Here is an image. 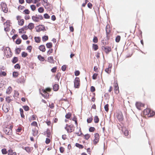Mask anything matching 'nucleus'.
<instances>
[{
    "label": "nucleus",
    "instance_id": "60",
    "mask_svg": "<svg viewBox=\"0 0 155 155\" xmlns=\"http://www.w3.org/2000/svg\"><path fill=\"white\" fill-rule=\"evenodd\" d=\"M95 129L94 127H91L89 128V131L90 132H93L94 131Z\"/></svg>",
    "mask_w": 155,
    "mask_h": 155
},
{
    "label": "nucleus",
    "instance_id": "50",
    "mask_svg": "<svg viewBox=\"0 0 155 155\" xmlns=\"http://www.w3.org/2000/svg\"><path fill=\"white\" fill-rule=\"evenodd\" d=\"M31 126L37 127H38L37 122L36 121H33L32 123H31Z\"/></svg>",
    "mask_w": 155,
    "mask_h": 155
},
{
    "label": "nucleus",
    "instance_id": "10",
    "mask_svg": "<svg viewBox=\"0 0 155 155\" xmlns=\"http://www.w3.org/2000/svg\"><path fill=\"white\" fill-rule=\"evenodd\" d=\"M114 91L115 93L116 94H118L119 92V87L118 86V84L117 82H116L115 81L114 83Z\"/></svg>",
    "mask_w": 155,
    "mask_h": 155
},
{
    "label": "nucleus",
    "instance_id": "33",
    "mask_svg": "<svg viewBox=\"0 0 155 155\" xmlns=\"http://www.w3.org/2000/svg\"><path fill=\"white\" fill-rule=\"evenodd\" d=\"M99 120V119L98 117L97 116H96L94 117V122L95 123H98Z\"/></svg>",
    "mask_w": 155,
    "mask_h": 155
},
{
    "label": "nucleus",
    "instance_id": "59",
    "mask_svg": "<svg viewBox=\"0 0 155 155\" xmlns=\"http://www.w3.org/2000/svg\"><path fill=\"white\" fill-rule=\"evenodd\" d=\"M21 38L22 39L25 40H27L28 39V36L25 35H23L21 36Z\"/></svg>",
    "mask_w": 155,
    "mask_h": 155
},
{
    "label": "nucleus",
    "instance_id": "62",
    "mask_svg": "<svg viewBox=\"0 0 155 155\" xmlns=\"http://www.w3.org/2000/svg\"><path fill=\"white\" fill-rule=\"evenodd\" d=\"M97 75L98 74L97 73H94V74L92 76V79L94 80L96 79L97 78Z\"/></svg>",
    "mask_w": 155,
    "mask_h": 155
},
{
    "label": "nucleus",
    "instance_id": "56",
    "mask_svg": "<svg viewBox=\"0 0 155 155\" xmlns=\"http://www.w3.org/2000/svg\"><path fill=\"white\" fill-rule=\"evenodd\" d=\"M10 26H6L4 27V30L6 32H8L10 30Z\"/></svg>",
    "mask_w": 155,
    "mask_h": 155
},
{
    "label": "nucleus",
    "instance_id": "36",
    "mask_svg": "<svg viewBox=\"0 0 155 155\" xmlns=\"http://www.w3.org/2000/svg\"><path fill=\"white\" fill-rule=\"evenodd\" d=\"M48 39V36H44L42 37V40L43 42H45Z\"/></svg>",
    "mask_w": 155,
    "mask_h": 155
},
{
    "label": "nucleus",
    "instance_id": "16",
    "mask_svg": "<svg viewBox=\"0 0 155 155\" xmlns=\"http://www.w3.org/2000/svg\"><path fill=\"white\" fill-rule=\"evenodd\" d=\"M5 134L8 135H11L12 133V130L10 128L6 127L4 129Z\"/></svg>",
    "mask_w": 155,
    "mask_h": 155
},
{
    "label": "nucleus",
    "instance_id": "61",
    "mask_svg": "<svg viewBox=\"0 0 155 155\" xmlns=\"http://www.w3.org/2000/svg\"><path fill=\"white\" fill-rule=\"evenodd\" d=\"M44 17L45 19H49L50 18V16L47 13H45L44 15Z\"/></svg>",
    "mask_w": 155,
    "mask_h": 155
},
{
    "label": "nucleus",
    "instance_id": "32",
    "mask_svg": "<svg viewBox=\"0 0 155 155\" xmlns=\"http://www.w3.org/2000/svg\"><path fill=\"white\" fill-rule=\"evenodd\" d=\"M19 74V73L18 72L14 71L12 73L13 77L15 78L18 77Z\"/></svg>",
    "mask_w": 155,
    "mask_h": 155
},
{
    "label": "nucleus",
    "instance_id": "39",
    "mask_svg": "<svg viewBox=\"0 0 155 155\" xmlns=\"http://www.w3.org/2000/svg\"><path fill=\"white\" fill-rule=\"evenodd\" d=\"M4 27L10 26L11 25H10V21L8 20L7 21H6L4 23Z\"/></svg>",
    "mask_w": 155,
    "mask_h": 155
},
{
    "label": "nucleus",
    "instance_id": "55",
    "mask_svg": "<svg viewBox=\"0 0 155 155\" xmlns=\"http://www.w3.org/2000/svg\"><path fill=\"white\" fill-rule=\"evenodd\" d=\"M53 51V50L52 49H49L47 52V55H50L52 53Z\"/></svg>",
    "mask_w": 155,
    "mask_h": 155
},
{
    "label": "nucleus",
    "instance_id": "31",
    "mask_svg": "<svg viewBox=\"0 0 155 155\" xmlns=\"http://www.w3.org/2000/svg\"><path fill=\"white\" fill-rule=\"evenodd\" d=\"M12 91V88L11 87H9L6 90V93L7 94H10Z\"/></svg>",
    "mask_w": 155,
    "mask_h": 155
},
{
    "label": "nucleus",
    "instance_id": "12",
    "mask_svg": "<svg viewBox=\"0 0 155 155\" xmlns=\"http://www.w3.org/2000/svg\"><path fill=\"white\" fill-rule=\"evenodd\" d=\"M121 130L122 133L125 136H127L128 135L129 131L126 127H122Z\"/></svg>",
    "mask_w": 155,
    "mask_h": 155
},
{
    "label": "nucleus",
    "instance_id": "14",
    "mask_svg": "<svg viewBox=\"0 0 155 155\" xmlns=\"http://www.w3.org/2000/svg\"><path fill=\"white\" fill-rule=\"evenodd\" d=\"M25 81V78L23 76H21L17 79V82L18 83H24Z\"/></svg>",
    "mask_w": 155,
    "mask_h": 155
},
{
    "label": "nucleus",
    "instance_id": "30",
    "mask_svg": "<svg viewBox=\"0 0 155 155\" xmlns=\"http://www.w3.org/2000/svg\"><path fill=\"white\" fill-rule=\"evenodd\" d=\"M70 120L74 121L75 122L76 125L77 126H78V123L77 121V119L76 116H74V117L72 119H71Z\"/></svg>",
    "mask_w": 155,
    "mask_h": 155
},
{
    "label": "nucleus",
    "instance_id": "46",
    "mask_svg": "<svg viewBox=\"0 0 155 155\" xmlns=\"http://www.w3.org/2000/svg\"><path fill=\"white\" fill-rule=\"evenodd\" d=\"M28 54L24 51L22 52L21 53V56L23 58H25L28 55Z\"/></svg>",
    "mask_w": 155,
    "mask_h": 155
},
{
    "label": "nucleus",
    "instance_id": "64",
    "mask_svg": "<svg viewBox=\"0 0 155 155\" xmlns=\"http://www.w3.org/2000/svg\"><path fill=\"white\" fill-rule=\"evenodd\" d=\"M30 7H31V9L33 11H34L36 9V7H35V6L34 5H31L30 6Z\"/></svg>",
    "mask_w": 155,
    "mask_h": 155
},
{
    "label": "nucleus",
    "instance_id": "48",
    "mask_svg": "<svg viewBox=\"0 0 155 155\" xmlns=\"http://www.w3.org/2000/svg\"><path fill=\"white\" fill-rule=\"evenodd\" d=\"M6 75V72L5 71H1L0 73V76H5Z\"/></svg>",
    "mask_w": 155,
    "mask_h": 155
},
{
    "label": "nucleus",
    "instance_id": "2",
    "mask_svg": "<svg viewBox=\"0 0 155 155\" xmlns=\"http://www.w3.org/2000/svg\"><path fill=\"white\" fill-rule=\"evenodd\" d=\"M31 18L32 20L35 22H38L40 20L43 19V16L41 15H33L32 16Z\"/></svg>",
    "mask_w": 155,
    "mask_h": 155
},
{
    "label": "nucleus",
    "instance_id": "28",
    "mask_svg": "<svg viewBox=\"0 0 155 155\" xmlns=\"http://www.w3.org/2000/svg\"><path fill=\"white\" fill-rule=\"evenodd\" d=\"M59 88V86L58 84H55L53 87V90L55 91H57Z\"/></svg>",
    "mask_w": 155,
    "mask_h": 155
},
{
    "label": "nucleus",
    "instance_id": "45",
    "mask_svg": "<svg viewBox=\"0 0 155 155\" xmlns=\"http://www.w3.org/2000/svg\"><path fill=\"white\" fill-rule=\"evenodd\" d=\"M109 105L108 104H106L104 106L105 110L107 112L109 110Z\"/></svg>",
    "mask_w": 155,
    "mask_h": 155
},
{
    "label": "nucleus",
    "instance_id": "13",
    "mask_svg": "<svg viewBox=\"0 0 155 155\" xmlns=\"http://www.w3.org/2000/svg\"><path fill=\"white\" fill-rule=\"evenodd\" d=\"M136 106L138 109L140 110L141 107H144V104L140 102H137L136 103Z\"/></svg>",
    "mask_w": 155,
    "mask_h": 155
},
{
    "label": "nucleus",
    "instance_id": "38",
    "mask_svg": "<svg viewBox=\"0 0 155 155\" xmlns=\"http://www.w3.org/2000/svg\"><path fill=\"white\" fill-rule=\"evenodd\" d=\"M92 48L94 51H96L98 48V47L97 45L93 44L92 45Z\"/></svg>",
    "mask_w": 155,
    "mask_h": 155
},
{
    "label": "nucleus",
    "instance_id": "6",
    "mask_svg": "<svg viewBox=\"0 0 155 155\" xmlns=\"http://www.w3.org/2000/svg\"><path fill=\"white\" fill-rule=\"evenodd\" d=\"M100 136L98 133H96L94 134V139L93 141V144L96 145L99 141Z\"/></svg>",
    "mask_w": 155,
    "mask_h": 155
},
{
    "label": "nucleus",
    "instance_id": "29",
    "mask_svg": "<svg viewBox=\"0 0 155 155\" xmlns=\"http://www.w3.org/2000/svg\"><path fill=\"white\" fill-rule=\"evenodd\" d=\"M35 41L37 43H39L41 42V39L39 37H35L34 38Z\"/></svg>",
    "mask_w": 155,
    "mask_h": 155
},
{
    "label": "nucleus",
    "instance_id": "52",
    "mask_svg": "<svg viewBox=\"0 0 155 155\" xmlns=\"http://www.w3.org/2000/svg\"><path fill=\"white\" fill-rule=\"evenodd\" d=\"M90 137V135L89 134H87L84 135V138L86 140H88Z\"/></svg>",
    "mask_w": 155,
    "mask_h": 155
},
{
    "label": "nucleus",
    "instance_id": "19",
    "mask_svg": "<svg viewBox=\"0 0 155 155\" xmlns=\"http://www.w3.org/2000/svg\"><path fill=\"white\" fill-rule=\"evenodd\" d=\"M6 51H5V53L6 54V53L7 54V55H8V57H10V55H11V51L9 47H6L5 48Z\"/></svg>",
    "mask_w": 155,
    "mask_h": 155
},
{
    "label": "nucleus",
    "instance_id": "11",
    "mask_svg": "<svg viewBox=\"0 0 155 155\" xmlns=\"http://www.w3.org/2000/svg\"><path fill=\"white\" fill-rule=\"evenodd\" d=\"M3 110L5 113H7L10 109L9 105V104L3 105L2 107Z\"/></svg>",
    "mask_w": 155,
    "mask_h": 155
},
{
    "label": "nucleus",
    "instance_id": "17",
    "mask_svg": "<svg viewBox=\"0 0 155 155\" xmlns=\"http://www.w3.org/2000/svg\"><path fill=\"white\" fill-rule=\"evenodd\" d=\"M8 155H17L16 153L10 148L8 150Z\"/></svg>",
    "mask_w": 155,
    "mask_h": 155
},
{
    "label": "nucleus",
    "instance_id": "44",
    "mask_svg": "<svg viewBox=\"0 0 155 155\" xmlns=\"http://www.w3.org/2000/svg\"><path fill=\"white\" fill-rule=\"evenodd\" d=\"M20 111L21 116L22 118L25 117V115L23 114V110L22 108L20 109Z\"/></svg>",
    "mask_w": 155,
    "mask_h": 155
},
{
    "label": "nucleus",
    "instance_id": "47",
    "mask_svg": "<svg viewBox=\"0 0 155 155\" xmlns=\"http://www.w3.org/2000/svg\"><path fill=\"white\" fill-rule=\"evenodd\" d=\"M59 150H60V152L61 153H64L65 150V148L62 147H60Z\"/></svg>",
    "mask_w": 155,
    "mask_h": 155
},
{
    "label": "nucleus",
    "instance_id": "4",
    "mask_svg": "<svg viewBox=\"0 0 155 155\" xmlns=\"http://www.w3.org/2000/svg\"><path fill=\"white\" fill-rule=\"evenodd\" d=\"M74 82V87L76 88H79L80 85V81L79 78H75Z\"/></svg>",
    "mask_w": 155,
    "mask_h": 155
},
{
    "label": "nucleus",
    "instance_id": "21",
    "mask_svg": "<svg viewBox=\"0 0 155 155\" xmlns=\"http://www.w3.org/2000/svg\"><path fill=\"white\" fill-rule=\"evenodd\" d=\"M106 35H107V38L108 39H109V34L110 32V27L107 25L106 26Z\"/></svg>",
    "mask_w": 155,
    "mask_h": 155
},
{
    "label": "nucleus",
    "instance_id": "8",
    "mask_svg": "<svg viewBox=\"0 0 155 155\" xmlns=\"http://www.w3.org/2000/svg\"><path fill=\"white\" fill-rule=\"evenodd\" d=\"M1 6L2 11L5 13L8 12V9L7 5L5 2H2L1 4Z\"/></svg>",
    "mask_w": 155,
    "mask_h": 155
},
{
    "label": "nucleus",
    "instance_id": "24",
    "mask_svg": "<svg viewBox=\"0 0 155 155\" xmlns=\"http://www.w3.org/2000/svg\"><path fill=\"white\" fill-rule=\"evenodd\" d=\"M38 49L42 52H44L45 51V46L44 45H41L38 47Z\"/></svg>",
    "mask_w": 155,
    "mask_h": 155
},
{
    "label": "nucleus",
    "instance_id": "15",
    "mask_svg": "<svg viewBox=\"0 0 155 155\" xmlns=\"http://www.w3.org/2000/svg\"><path fill=\"white\" fill-rule=\"evenodd\" d=\"M42 93H41V95L44 97L45 98L48 99L49 97V94L47 92H46L44 90H42Z\"/></svg>",
    "mask_w": 155,
    "mask_h": 155
},
{
    "label": "nucleus",
    "instance_id": "22",
    "mask_svg": "<svg viewBox=\"0 0 155 155\" xmlns=\"http://www.w3.org/2000/svg\"><path fill=\"white\" fill-rule=\"evenodd\" d=\"M44 135H46L48 137H50L51 135V133L50 130L47 129L46 131L44 132Z\"/></svg>",
    "mask_w": 155,
    "mask_h": 155
},
{
    "label": "nucleus",
    "instance_id": "7",
    "mask_svg": "<svg viewBox=\"0 0 155 155\" xmlns=\"http://www.w3.org/2000/svg\"><path fill=\"white\" fill-rule=\"evenodd\" d=\"M116 117L117 118L119 121H122L124 119L123 116L122 112L120 111H118L117 112V114Z\"/></svg>",
    "mask_w": 155,
    "mask_h": 155
},
{
    "label": "nucleus",
    "instance_id": "1",
    "mask_svg": "<svg viewBox=\"0 0 155 155\" xmlns=\"http://www.w3.org/2000/svg\"><path fill=\"white\" fill-rule=\"evenodd\" d=\"M143 114L145 116H147V117H150L154 116L155 113L153 111L151 110L149 108H147L144 110L143 111Z\"/></svg>",
    "mask_w": 155,
    "mask_h": 155
},
{
    "label": "nucleus",
    "instance_id": "9",
    "mask_svg": "<svg viewBox=\"0 0 155 155\" xmlns=\"http://www.w3.org/2000/svg\"><path fill=\"white\" fill-rule=\"evenodd\" d=\"M102 48L107 54H108L111 50V47L109 46H103Z\"/></svg>",
    "mask_w": 155,
    "mask_h": 155
},
{
    "label": "nucleus",
    "instance_id": "27",
    "mask_svg": "<svg viewBox=\"0 0 155 155\" xmlns=\"http://www.w3.org/2000/svg\"><path fill=\"white\" fill-rule=\"evenodd\" d=\"M44 27L42 25H39L37 27L36 31L38 32H39L43 30Z\"/></svg>",
    "mask_w": 155,
    "mask_h": 155
},
{
    "label": "nucleus",
    "instance_id": "63",
    "mask_svg": "<svg viewBox=\"0 0 155 155\" xmlns=\"http://www.w3.org/2000/svg\"><path fill=\"white\" fill-rule=\"evenodd\" d=\"M21 40L20 38L17 39L16 41V43L18 45L20 44L21 42Z\"/></svg>",
    "mask_w": 155,
    "mask_h": 155
},
{
    "label": "nucleus",
    "instance_id": "18",
    "mask_svg": "<svg viewBox=\"0 0 155 155\" xmlns=\"http://www.w3.org/2000/svg\"><path fill=\"white\" fill-rule=\"evenodd\" d=\"M13 100V98L12 96L7 97L5 98V101L8 103H10Z\"/></svg>",
    "mask_w": 155,
    "mask_h": 155
},
{
    "label": "nucleus",
    "instance_id": "42",
    "mask_svg": "<svg viewBox=\"0 0 155 155\" xmlns=\"http://www.w3.org/2000/svg\"><path fill=\"white\" fill-rule=\"evenodd\" d=\"M26 32V31H25L23 28L19 29V33H25Z\"/></svg>",
    "mask_w": 155,
    "mask_h": 155
},
{
    "label": "nucleus",
    "instance_id": "25",
    "mask_svg": "<svg viewBox=\"0 0 155 155\" xmlns=\"http://www.w3.org/2000/svg\"><path fill=\"white\" fill-rule=\"evenodd\" d=\"M48 61L51 63H54V60L53 57L52 56H50L48 58Z\"/></svg>",
    "mask_w": 155,
    "mask_h": 155
},
{
    "label": "nucleus",
    "instance_id": "26",
    "mask_svg": "<svg viewBox=\"0 0 155 155\" xmlns=\"http://www.w3.org/2000/svg\"><path fill=\"white\" fill-rule=\"evenodd\" d=\"M28 28H28V29L32 30L34 28V25L33 23H30L28 24Z\"/></svg>",
    "mask_w": 155,
    "mask_h": 155
},
{
    "label": "nucleus",
    "instance_id": "23",
    "mask_svg": "<svg viewBox=\"0 0 155 155\" xmlns=\"http://www.w3.org/2000/svg\"><path fill=\"white\" fill-rule=\"evenodd\" d=\"M23 149L25 150L26 152L29 153L31 152L33 149V148L31 147H25L24 148L23 147Z\"/></svg>",
    "mask_w": 155,
    "mask_h": 155
},
{
    "label": "nucleus",
    "instance_id": "54",
    "mask_svg": "<svg viewBox=\"0 0 155 155\" xmlns=\"http://www.w3.org/2000/svg\"><path fill=\"white\" fill-rule=\"evenodd\" d=\"M32 47L31 46H29L27 48V50L28 51V52L31 53V51Z\"/></svg>",
    "mask_w": 155,
    "mask_h": 155
},
{
    "label": "nucleus",
    "instance_id": "41",
    "mask_svg": "<svg viewBox=\"0 0 155 155\" xmlns=\"http://www.w3.org/2000/svg\"><path fill=\"white\" fill-rule=\"evenodd\" d=\"M2 153L3 154H6L8 153V151H7L6 149L4 148L1 150Z\"/></svg>",
    "mask_w": 155,
    "mask_h": 155
},
{
    "label": "nucleus",
    "instance_id": "35",
    "mask_svg": "<svg viewBox=\"0 0 155 155\" xmlns=\"http://www.w3.org/2000/svg\"><path fill=\"white\" fill-rule=\"evenodd\" d=\"M75 146L79 149H82L84 148V146L78 143H76L75 144Z\"/></svg>",
    "mask_w": 155,
    "mask_h": 155
},
{
    "label": "nucleus",
    "instance_id": "51",
    "mask_svg": "<svg viewBox=\"0 0 155 155\" xmlns=\"http://www.w3.org/2000/svg\"><path fill=\"white\" fill-rule=\"evenodd\" d=\"M71 116V114L70 113H68L67 114L65 115V117L66 118L69 119Z\"/></svg>",
    "mask_w": 155,
    "mask_h": 155
},
{
    "label": "nucleus",
    "instance_id": "49",
    "mask_svg": "<svg viewBox=\"0 0 155 155\" xmlns=\"http://www.w3.org/2000/svg\"><path fill=\"white\" fill-rule=\"evenodd\" d=\"M120 35L117 36L115 38V41L117 42H119L120 40Z\"/></svg>",
    "mask_w": 155,
    "mask_h": 155
},
{
    "label": "nucleus",
    "instance_id": "40",
    "mask_svg": "<svg viewBox=\"0 0 155 155\" xmlns=\"http://www.w3.org/2000/svg\"><path fill=\"white\" fill-rule=\"evenodd\" d=\"M38 12L40 13H42L44 11V9L42 7H40L38 9Z\"/></svg>",
    "mask_w": 155,
    "mask_h": 155
},
{
    "label": "nucleus",
    "instance_id": "58",
    "mask_svg": "<svg viewBox=\"0 0 155 155\" xmlns=\"http://www.w3.org/2000/svg\"><path fill=\"white\" fill-rule=\"evenodd\" d=\"M93 120V117L92 116L91 117L89 118L87 120V121L88 123H91Z\"/></svg>",
    "mask_w": 155,
    "mask_h": 155
},
{
    "label": "nucleus",
    "instance_id": "53",
    "mask_svg": "<svg viewBox=\"0 0 155 155\" xmlns=\"http://www.w3.org/2000/svg\"><path fill=\"white\" fill-rule=\"evenodd\" d=\"M21 49L20 48H18L15 49V52L17 54H19L20 52Z\"/></svg>",
    "mask_w": 155,
    "mask_h": 155
},
{
    "label": "nucleus",
    "instance_id": "34",
    "mask_svg": "<svg viewBox=\"0 0 155 155\" xmlns=\"http://www.w3.org/2000/svg\"><path fill=\"white\" fill-rule=\"evenodd\" d=\"M46 46L47 48H51L52 47L53 45L51 42H48L46 44Z\"/></svg>",
    "mask_w": 155,
    "mask_h": 155
},
{
    "label": "nucleus",
    "instance_id": "57",
    "mask_svg": "<svg viewBox=\"0 0 155 155\" xmlns=\"http://www.w3.org/2000/svg\"><path fill=\"white\" fill-rule=\"evenodd\" d=\"M93 41L94 43H97L98 42V39L97 37L94 36L93 39Z\"/></svg>",
    "mask_w": 155,
    "mask_h": 155
},
{
    "label": "nucleus",
    "instance_id": "3",
    "mask_svg": "<svg viewBox=\"0 0 155 155\" xmlns=\"http://www.w3.org/2000/svg\"><path fill=\"white\" fill-rule=\"evenodd\" d=\"M74 127L73 125H68L67 124L66 125V127L65 128L67 132L69 133H71L74 131Z\"/></svg>",
    "mask_w": 155,
    "mask_h": 155
},
{
    "label": "nucleus",
    "instance_id": "37",
    "mask_svg": "<svg viewBox=\"0 0 155 155\" xmlns=\"http://www.w3.org/2000/svg\"><path fill=\"white\" fill-rule=\"evenodd\" d=\"M38 59L41 61H43L45 60L44 58L41 55H39L38 57Z\"/></svg>",
    "mask_w": 155,
    "mask_h": 155
},
{
    "label": "nucleus",
    "instance_id": "43",
    "mask_svg": "<svg viewBox=\"0 0 155 155\" xmlns=\"http://www.w3.org/2000/svg\"><path fill=\"white\" fill-rule=\"evenodd\" d=\"M18 60V58L17 57H14L12 61V62L13 64H15L16 63Z\"/></svg>",
    "mask_w": 155,
    "mask_h": 155
},
{
    "label": "nucleus",
    "instance_id": "5",
    "mask_svg": "<svg viewBox=\"0 0 155 155\" xmlns=\"http://www.w3.org/2000/svg\"><path fill=\"white\" fill-rule=\"evenodd\" d=\"M16 18L18 21L19 25H23L24 23V20L23 19H21V16L18 15L16 16Z\"/></svg>",
    "mask_w": 155,
    "mask_h": 155
},
{
    "label": "nucleus",
    "instance_id": "20",
    "mask_svg": "<svg viewBox=\"0 0 155 155\" xmlns=\"http://www.w3.org/2000/svg\"><path fill=\"white\" fill-rule=\"evenodd\" d=\"M112 67V64H109L108 68L105 69V71L108 74H110L111 72Z\"/></svg>",
    "mask_w": 155,
    "mask_h": 155
}]
</instances>
